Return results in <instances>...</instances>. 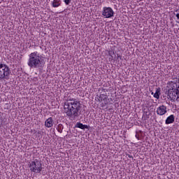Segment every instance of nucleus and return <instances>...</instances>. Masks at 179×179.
<instances>
[{
	"label": "nucleus",
	"instance_id": "1",
	"mask_svg": "<svg viewBox=\"0 0 179 179\" xmlns=\"http://www.w3.org/2000/svg\"><path fill=\"white\" fill-rule=\"evenodd\" d=\"M80 108H82V104L76 99H69L64 103V110L66 115L73 120H76L79 117Z\"/></svg>",
	"mask_w": 179,
	"mask_h": 179
},
{
	"label": "nucleus",
	"instance_id": "2",
	"mask_svg": "<svg viewBox=\"0 0 179 179\" xmlns=\"http://www.w3.org/2000/svg\"><path fill=\"white\" fill-rule=\"evenodd\" d=\"M27 65L31 69L43 68L44 66L43 56L40 55L38 52H31L29 55Z\"/></svg>",
	"mask_w": 179,
	"mask_h": 179
},
{
	"label": "nucleus",
	"instance_id": "3",
	"mask_svg": "<svg viewBox=\"0 0 179 179\" xmlns=\"http://www.w3.org/2000/svg\"><path fill=\"white\" fill-rule=\"evenodd\" d=\"M10 75V69L5 64H0V80L6 79Z\"/></svg>",
	"mask_w": 179,
	"mask_h": 179
},
{
	"label": "nucleus",
	"instance_id": "4",
	"mask_svg": "<svg viewBox=\"0 0 179 179\" xmlns=\"http://www.w3.org/2000/svg\"><path fill=\"white\" fill-rule=\"evenodd\" d=\"M29 168L33 173H41V170H43L41 162L39 161L32 162L29 165Z\"/></svg>",
	"mask_w": 179,
	"mask_h": 179
},
{
	"label": "nucleus",
	"instance_id": "5",
	"mask_svg": "<svg viewBox=\"0 0 179 179\" xmlns=\"http://www.w3.org/2000/svg\"><path fill=\"white\" fill-rule=\"evenodd\" d=\"M102 16L106 19H110V17H113V16H114V10L111 7H103Z\"/></svg>",
	"mask_w": 179,
	"mask_h": 179
},
{
	"label": "nucleus",
	"instance_id": "6",
	"mask_svg": "<svg viewBox=\"0 0 179 179\" xmlns=\"http://www.w3.org/2000/svg\"><path fill=\"white\" fill-rule=\"evenodd\" d=\"M166 113H167V107L166 106L162 105L157 109V114L158 115H164Z\"/></svg>",
	"mask_w": 179,
	"mask_h": 179
},
{
	"label": "nucleus",
	"instance_id": "7",
	"mask_svg": "<svg viewBox=\"0 0 179 179\" xmlns=\"http://www.w3.org/2000/svg\"><path fill=\"white\" fill-rule=\"evenodd\" d=\"M167 94L171 100H177L179 98L178 94H176V91L168 90Z\"/></svg>",
	"mask_w": 179,
	"mask_h": 179
},
{
	"label": "nucleus",
	"instance_id": "8",
	"mask_svg": "<svg viewBox=\"0 0 179 179\" xmlns=\"http://www.w3.org/2000/svg\"><path fill=\"white\" fill-rule=\"evenodd\" d=\"M54 126V120H52V117H49L45 121V127L46 128H51Z\"/></svg>",
	"mask_w": 179,
	"mask_h": 179
},
{
	"label": "nucleus",
	"instance_id": "9",
	"mask_svg": "<svg viewBox=\"0 0 179 179\" xmlns=\"http://www.w3.org/2000/svg\"><path fill=\"white\" fill-rule=\"evenodd\" d=\"M75 127L76 128H80V129H89V126L80 122H77Z\"/></svg>",
	"mask_w": 179,
	"mask_h": 179
},
{
	"label": "nucleus",
	"instance_id": "10",
	"mask_svg": "<svg viewBox=\"0 0 179 179\" xmlns=\"http://www.w3.org/2000/svg\"><path fill=\"white\" fill-rule=\"evenodd\" d=\"M178 85L176 83L171 82L170 84V89L168 90H171V92H177V89H178V87H177Z\"/></svg>",
	"mask_w": 179,
	"mask_h": 179
},
{
	"label": "nucleus",
	"instance_id": "11",
	"mask_svg": "<svg viewBox=\"0 0 179 179\" xmlns=\"http://www.w3.org/2000/svg\"><path fill=\"white\" fill-rule=\"evenodd\" d=\"M173 122H174V115H171L169 117L166 118L165 123L166 124H173Z\"/></svg>",
	"mask_w": 179,
	"mask_h": 179
},
{
	"label": "nucleus",
	"instance_id": "12",
	"mask_svg": "<svg viewBox=\"0 0 179 179\" xmlns=\"http://www.w3.org/2000/svg\"><path fill=\"white\" fill-rule=\"evenodd\" d=\"M97 99L98 101H99V103H101V101L107 100V95L101 94L97 97Z\"/></svg>",
	"mask_w": 179,
	"mask_h": 179
},
{
	"label": "nucleus",
	"instance_id": "13",
	"mask_svg": "<svg viewBox=\"0 0 179 179\" xmlns=\"http://www.w3.org/2000/svg\"><path fill=\"white\" fill-rule=\"evenodd\" d=\"M52 6L53 8H58V6H61V0H54Z\"/></svg>",
	"mask_w": 179,
	"mask_h": 179
},
{
	"label": "nucleus",
	"instance_id": "14",
	"mask_svg": "<svg viewBox=\"0 0 179 179\" xmlns=\"http://www.w3.org/2000/svg\"><path fill=\"white\" fill-rule=\"evenodd\" d=\"M57 129L58 131V132H59L60 134H62V129H64V126L62 125V124H59Z\"/></svg>",
	"mask_w": 179,
	"mask_h": 179
},
{
	"label": "nucleus",
	"instance_id": "15",
	"mask_svg": "<svg viewBox=\"0 0 179 179\" xmlns=\"http://www.w3.org/2000/svg\"><path fill=\"white\" fill-rule=\"evenodd\" d=\"M159 93H160V90H156V92L154 94V97H155V99H159V97H160V94H159Z\"/></svg>",
	"mask_w": 179,
	"mask_h": 179
},
{
	"label": "nucleus",
	"instance_id": "16",
	"mask_svg": "<svg viewBox=\"0 0 179 179\" xmlns=\"http://www.w3.org/2000/svg\"><path fill=\"white\" fill-rule=\"evenodd\" d=\"M72 0H64V2H65V3H66V5H69V3H71V1Z\"/></svg>",
	"mask_w": 179,
	"mask_h": 179
},
{
	"label": "nucleus",
	"instance_id": "17",
	"mask_svg": "<svg viewBox=\"0 0 179 179\" xmlns=\"http://www.w3.org/2000/svg\"><path fill=\"white\" fill-rule=\"evenodd\" d=\"M176 94H179V87H178V89L176 90Z\"/></svg>",
	"mask_w": 179,
	"mask_h": 179
},
{
	"label": "nucleus",
	"instance_id": "18",
	"mask_svg": "<svg viewBox=\"0 0 179 179\" xmlns=\"http://www.w3.org/2000/svg\"><path fill=\"white\" fill-rule=\"evenodd\" d=\"M128 157H129L130 159H131V158H133V157L131 156V155H128Z\"/></svg>",
	"mask_w": 179,
	"mask_h": 179
},
{
	"label": "nucleus",
	"instance_id": "19",
	"mask_svg": "<svg viewBox=\"0 0 179 179\" xmlns=\"http://www.w3.org/2000/svg\"><path fill=\"white\" fill-rule=\"evenodd\" d=\"M177 82H178V83H179V77L178 78Z\"/></svg>",
	"mask_w": 179,
	"mask_h": 179
}]
</instances>
